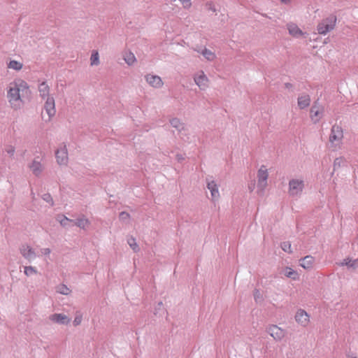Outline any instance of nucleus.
Here are the masks:
<instances>
[{
  "label": "nucleus",
  "instance_id": "c03bdc74",
  "mask_svg": "<svg viewBox=\"0 0 358 358\" xmlns=\"http://www.w3.org/2000/svg\"><path fill=\"white\" fill-rule=\"evenodd\" d=\"M207 6H208L209 10H210L213 12H215L216 9H215V6L212 4V3H207Z\"/></svg>",
  "mask_w": 358,
  "mask_h": 358
},
{
  "label": "nucleus",
  "instance_id": "c9c22d12",
  "mask_svg": "<svg viewBox=\"0 0 358 358\" xmlns=\"http://www.w3.org/2000/svg\"><path fill=\"white\" fill-rule=\"evenodd\" d=\"M73 222V220H71L66 216H64L63 218L59 220L60 224L64 227L68 225V222Z\"/></svg>",
  "mask_w": 358,
  "mask_h": 358
},
{
  "label": "nucleus",
  "instance_id": "cd10ccee",
  "mask_svg": "<svg viewBox=\"0 0 358 358\" xmlns=\"http://www.w3.org/2000/svg\"><path fill=\"white\" fill-rule=\"evenodd\" d=\"M124 61L129 66H131L136 61V57L132 52H129V54H127L124 57Z\"/></svg>",
  "mask_w": 358,
  "mask_h": 358
},
{
  "label": "nucleus",
  "instance_id": "ea45409f",
  "mask_svg": "<svg viewBox=\"0 0 358 358\" xmlns=\"http://www.w3.org/2000/svg\"><path fill=\"white\" fill-rule=\"evenodd\" d=\"M6 150L8 155H10V156H13L15 152V148L12 145H10L6 148Z\"/></svg>",
  "mask_w": 358,
  "mask_h": 358
},
{
  "label": "nucleus",
  "instance_id": "c85d7f7f",
  "mask_svg": "<svg viewBox=\"0 0 358 358\" xmlns=\"http://www.w3.org/2000/svg\"><path fill=\"white\" fill-rule=\"evenodd\" d=\"M127 243L129 245V246L131 247V248L135 252H138L139 250V248H138V244L136 243V240L135 238H130L128 239L127 241Z\"/></svg>",
  "mask_w": 358,
  "mask_h": 358
},
{
  "label": "nucleus",
  "instance_id": "2eb2a0df",
  "mask_svg": "<svg viewBox=\"0 0 358 358\" xmlns=\"http://www.w3.org/2000/svg\"><path fill=\"white\" fill-rule=\"evenodd\" d=\"M300 266L305 269H310L313 267L315 258L311 255H307L300 260Z\"/></svg>",
  "mask_w": 358,
  "mask_h": 358
},
{
  "label": "nucleus",
  "instance_id": "a211bd4d",
  "mask_svg": "<svg viewBox=\"0 0 358 358\" xmlns=\"http://www.w3.org/2000/svg\"><path fill=\"white\" fill-rule=\"evenodd\" d=\"M196 84L201 90H204L207 87L208 78L203 73L194 78Z\"/></svg>",
  "mask_w": 358,
  "mask_h": 358
},
{
  "label": "nucleus",
  "instance_id": "f257e3e1",
  "mask_svg": "<svg viewBox=\"0 0 358 358\" xmlns=\"http://www.w3.org/2000/svg\"><path fill=\"white\" fill-rule=\"evenodd\" d=\"M336 16L334 15H331L323 19L317 26L318 34L325 35L333 30L336 26Z\"/></svg>",
  "mask_w": 358,
  "mask_h": 358
},
{
  "label": "nucleus",
  "instance_id": "aec40b11",
  "mask_svg": "<svg viewBox=\"0 0 358 358\" xmlns=\"http://www.w3.org/2000/svg\"><path fill=\"white\" fill-rule=\"evenodd\" d=\"M287 28L289 30V33L294 37H299L303 35L302 31L299 28V27L296 24L294 23L288 24Z\"/></svg>",
  "mask_w": 358,
  "mask_h": 358
},
{
  "label": "nucleus",
  "instance_id": "a18cd8bd",
  "mask_svg": "<svg viewBox=\"0 0 358 358\" xmlns=\"http://www.w3.org/2000/svg\"><path fill=\"white\" fill-rule=\"evenodd\" d=\"M285 87L287 89H291V88H292L293 85L292 83H285Z\"/></svg>",
  "mask_w": 358,
  "mask_h": 358
},
{
  "label": "nucleus",
  "instance_id": "f8f14e48",
  "mask_svg": "<svg viewBox=\"0 0 358 358\" xmlns=\"http://www.w3.org/2000/svg\"><path fill=\"white\" fill-rule=\"evenodd\" d=\"M317 104L318 101H315L310 110V118L314 122V123L318 122L321 119V113L320 111V108Z\"/></svg>",
  "mask_w": 358,
  "mask_h": 358
},
{
  "label": "nucleus",
  "instance_id": "3c124183",
  "mask_svg": "<svg viewBox=\"0 0 358 358\" xmlns=\"http://www.w3.org/2000/svg\"><path fill=\"white\" fill-rule=\"evenodd\" d=\"M31 196H32V199H34L35 194H34V193L33 192H31Z\"/></svg>",
  "mask_w": 358,
  "mask_h": 358
},
{
  "label": "nucleus",
  "instance_id": "4468645a",
  "mask_svg": "<svg viewBox=\"0 0 358 358\" xmlns=\"http://www.w3.org/2000/svg\"><path fill=\"white\" fill-rule=\"evenodd\" d=\"M7 96L9 99V102L19 100L20 99V87H17V86L10 87L8 91Z\"/></svg>",
  "mask_w": 358,
  "mask_h": 358
},
{
  "label": "nucleus",
  "instance_id": "a878e982",
  "mask_svg": "<svg viewBox=\"0 0 358 358\" xmlns=\"http://www.w3.org/2000/svg\"><path fill=\"white\" fill-rule=\"evenodd\" d=\"M91 65H98L99 64V56L97 51L94 50L90 57Z\"/></svg>",
  "mask_w": 358,
  "mask_h": 358
},
{
  "label": "nucleus",
  "instance_id": "9b49d317",
  "mask_svg": "<svg viewBox=\"0 0 358 358\" xmlns=\"http://www.w3.org/2000/svg\"><path fill=\"white\" fill-rule=\"evenodd\" d=\"M145 80L149 83V85L155 88H159L162 87L164 84L162 78L159 76L155 75L148 74L145 76Z\"/></svg>",
  "mask_w": 358,
  "mask_h": 358
},
{
  "label": "nucleus",
  "instance_id": "49530a36",
  "mask_svg": "<svg viewBox=\"0 0 358 358\" xmlns=\"http://www.w3.org/2000/svg\"><path fill=\"white\" fill-rule=\"evenodd\" d=\"M348 357L349 358H357V356L355 354L348 355Z\"/></svg>",
  "mask_w": 358,
  "mask_h": 358
},
{
  "label": "nucleus",
  "instance_id": "39448f33",
  "mask_svg": "<svg viewBox=\"0 0 358 358\" xmlns=\"http://www.w3.org/2000/svg\"><path fill=\"white\" fill-rule=\"evenodd\" d=\"M20 253L29 262H32L36 258V254L34 250L28 244H22L19 248Z\"/></svg>",
  "mask_w": 358,
  "mask_h": 358
},
{
  "label": "nucleus",
  "instance_id": "09e8293b",
  "mask_svg": "<svg viewBox=\"0 0 358 358\" xmlns=\"http://www.w3.org/2000/svg\"><path fill=\"white\" fill-rule=\"evenodd\" d=\"M254 186H255V183H253V184H252L251 185L249 186V189H250V191L253 190Z\"/></svg>",
  "mask_w": 358,
  "mask_h": 358
},
{
  "label": "nucleus",
  "instance_id": "e433bc0d",
  "mask_svg": "<svg viewBox=\"0 0 358 358\" xmlns=\"http://www.w3.org/2000/svg\"><path fill=\"white\" fill-rule=\"evenodd\" d=\"M130 215L128 213L122 211L119 215V218L122 221H125L129 218Z\"/></svg>",
  "mask_w": 358,
  "mask_h": 358
},
{
  "label": "nucleus",
  "instance_id": "7ed1b4c3",
  "mask_svg": "<svg viewBox=\"0 0 358 358\" xmlns=\"http://www.w3.org/2000/svg\"><path fill=\"white\" fill-rule=\"evenodd\" d=\"M268 177V173L266 166H261L257 171V189L259 192H264L267 186Z\"/></svg>",
  "mask_w": 358,
  "mask_h": 358
},
{
  "label": "nucleus",
  "instance_id": "58836bf2",
  "mask_svg": "<svg viewBox=\"0 0 358 358\" xmlns=\"http://www.w3.org/2000/svg\"><path fill=\"white\" fill-rule=\"evenodd\" d=\"M69 158H57V163L59 165H66Z\"/></svg>",
  "mask_w": 358,
  "mask_h": 358
},
{
  "label": "nucleus",
  "instance_id": "ddd939ff",
  "mask_svg": "<svg viewBox=\"0 0 358 358\" xmlns=\"http://www.w3.org/2000/svg\"><path fill=\"white\" fill-rule=\"evenodd\" d=\"M310 97L308 94H303L298 97L297 104L300 109L303 110L310 106Z\"/></svg>",
  "mask_w": 358,
  "mask_h": 358
},
{
  "label": "nucleus",
  "instance_id": "79ce46f5",
  "mask_svg": "<svg viewBox=\"0 0 358 358\" xmlns=\"http://www.w3.org/2000/svg\"><path fill=\"white\" fill-rule=\"evenodd\" d=\"M41 252L43 255H49L51 252V250L50 248H43L41 250Z\"/></svg>",
  "mask_w": 358,
  "mask_h": 358
},
{
  "label": "nucleus",
  "instance_id": "20e7f679",
  "mask_svg": "<svg viewBox=\"0 0 358 358\" xmlns=\"http://www.w3.org/2000/svg\"><path fill=\"white\" fill-rule=\"evenodd\" d=\"M343 138V131L341 126L334 124L331 129L329 141L331 144L338 145Z\"/></svg>",
  "mask_w": 358,
  "mask_h": 358
},
{
  "label": "nucleus",
  "instance_id": "864d4df0",
  "mask_svg": "<svg viewBox=\"0 0 358 358\" xmlns=\"http://www.w3.org/2000/svg\"><path fill=\"white\" fill-rule=\"evenodd\" d=\"M185 159V158H183V157H181V158H178V159H179V162H180V160H181V159Z\"/></svg>",
  "mask_w": 358,
  "mask_h": 358
},
{
  "label": "nucleus",
  "instance_id": "de8ad7c7",
  "mask_svg": "<svg viewBox=\"0 0 358 358\" xmlns=\"http://www.w3.org/2000/svg\"><path fill=\"white\" fill-rule=\"evenodd\" d=\"M280 1L284 3H290L291 1L290 0H280Z\"/></svg>",
  "mask_w": 358,
  "mask_h": 358
},
{
  "label": "nucleus",
  "instance_id": "412c9836",
  "mask_svg": "<svg viewBox=\"0 0 358 358\" xmlns=\"http://www.w3.org/2000/svg\"><path fill=\"white\" fill-rule=\"evenodd\" d=\"M29 168L33 172V173L36 176H39L41 173L43 169L41 162H36L35 160H34L32 163L29 165Z\"/></svg>",
  "mask_w": 358,
  "mask_h": 358
},
{
  "label": "nucleus",
  "instance_id": "7c9ffc66",
  "mask_svg": "<svg viewBox=\"0 0 358 358\" xmlns=\"http://www.w3.org/2000/svg\"><path fill=\"white\" fill-rule=\"evenodd\" d=\"M24 273L27 276L31 275L32 274H36L37 273L36 269L31 266H24Z\"/></svg>",
  "mask_w": 358,
  "mask_h": 358
},
{
  "label": "nucleus",
  "instance_id": "72a5a7b5",
  "mask_svg": "<svg viewBox=\"0 0 358 358\" xmlns=\"http://www.w3.org/2000/svg\"><path fill=\"white\" fill-rule=\"evenodd\" d=\"M15 86H17V87H20V91L21 90H24V89H28L29 88V86H28V84L27 83V82H25L24 80H20L19 81V83H15Z\"/></svg>",
  "mask_w": 358,
  "mask_h": 358
},
{
  "label": "nucleus",
  "instance_id": "6ab92c4d",
  "mask_svg": "<svg viewBox=\"0 0 358 358\" xmlns=\"http://www.w3.org/2000/svg\"><path fill=\"white\" fill-rule=\"evenodd\" d=\"M73 222L76 226L83 229H85L90 224V220L87 218H86L84 215L78 218L76 220H73Z\"/></svg>",
  "mask_w": 358,
  "mask_h": 358
},
{
  "label": "nucleus",
  "instance_id": "393cba45",
  "mask_svg": "<svg viewBox=\"0 0 358 358\" xmlns=\"http://www.w3.org/2000/svg\"><path fill=\"white\" fill-rule=\"evenodd\" d=\"M342 266H347L348 267L350 268H357L358 266V259H346L343 260V262L341 263Z\"/></svg>",
  "mask_w": 358,
  "mask_h": 358
},
{
  "label": "nucleus",
  "instance_id": "473e14b6",
  "mask_svg": "<svg viewBox=\"0 0 358 358\" xmlns=\"http://www.w3.org/2000/svg\"><path fill=\"white\" fill-rule=\"evenodd\" d=\"M42 199L43 201L49 203L51 206H54V201L52 198V196L49 193H45L42 195Z\"/></svg>",
  "mask_w": 358,
  "mask_h": 358
},
{
  "label": "nucleus",
  "instance_id": "4c0bfd02",
  "mask_svg": "<svg viewBox=\"0 0 358 358\" xmlns=\"http://www.w3.org/2000/svg\"><path fill=\"white\" fill-rule=\"evenodd\" d=\"M82 322V316L81 315H77L73 320V325L78 326Z\"/></svg>",
  "mask_w": 358,
  "mask_h": 358
},
{
  "label": "nucleus",
  "instance_id": "0eeeda50",
  "mask_svg": "<svg viewBox=\"0 0 358 358\" xmlns=\"http://www.w3.org/2000/svg\"><path fill=\"white\" fill-rule=\"evenodd\" d=\"M44 108L48 115V120H50L56 113L55 99L52 96L46 98Z\"/></svg>",
  "mask_w": 358,
  "mask_h": 358
},
{
  "label": "nucleus",
  "instance_id": "4be33fe9",
  "mask_svg": "<svg viewBox=\"0 0 358 358\" xmlns=\"http://www.w3.org/2000/svg\"><path fill=\"white\" fill-rule=\"evenodd\" d=\"M201 54L208 60V61H213L216 55L214 52H213L211 50L207 49L206 48H204L203 50L201 51Z\"/></svg>",
  "mask_w": 358,
  "mask_h": 358
},
{
  "label": "nucleus",
  "instance_id": "603ef678",
  "mask_svg": "<svg viewBox=\"0 0 358 358\" xmlns=\"http://www.w3.org/2000/svg\"><path fill=\"white\" fill-rule=\"evenodd\" d=\"M176 157H182V156H181V155H180V154H176Z\"/></svg>",
  "mask_w": 358,
  "mask_h": 358
},
{
  "label": "nucleus",
  "instance_id": "dca6fc26",
  "mask_svg": "<svg viewBox=\"0 0 358 358\" xmlns=\"http://www.w3.org/2000/svg\"><path fill=\"white\" fill-rule=\"evenodd\" d=\"M170 124L173 127L177 129L178 134L185 133L186 129L185 127V125L182 122H180V120L178 118L174 117L171 119Z\"/></svg>",
  "mask_w": 358,
  "mask_h": 358
},
{
  "label": "nucleus",
  "instance_id": "5701e85b",
  "mask_svg": "<svg viewBox=\"0 0 358 358\" xmlns=\"http://www.w3.org/2000/svg\"><path fill=\"white\" fill-rule=\"evenodd\" d=\"M284 274L286 277L293 280H296L299 278L298 273L289 267H286Z\"/></svg>",
  "mask_w": 358,
  "mask_h": 358
},
{
  "label": "nucleus",
  "instance_id": "f704fd0d",
  "mask_svg": "<svg viewBox=\"0 0 358 358\" xmlns=\"http://www.w3.org/2000/svg\"><path fill=\"white\" fill-rule=\"evenodd\" d=\"M59 153H62V155H68L67 148L65 145H64L62 147H61L59 149H57L55 151V157H59L58 155Z\"/></svg>",
  "mask_w": 358,
  "mask_h": 358
},
{
  "label": "nucleus",
  "instance_id": "f03ea898",
  "mask_svg": "<svg viewBox=\"0 0 358 358\" xmlns=\"http://www.w3.org/2000/svg\"><path fill=\"white\" fill-rule=\"evenodd\" d=\"M304 188V181L300 179H292L289 182L288 193L291 196H300Z\"/></svg>",
  "mask_w": 358,
  "mask_h": 358
},
{
  "label": "nucleus",
  "instance_id": "8fccbe9b",
  "mask_svg": "<svg viewBox=\"0 0 358 358\" xmlns=\"http://www.w3.org/2000/svg\"><path fill=\"white\" fill-rule=\"evenodd\" d=\"M341 159V158H338V157H336V160H335V162H334V166H336V164H337V161H338V159Z\"/></svg>",
  "mask_w": 358,
  "mask_h": 358
},
{
  "label": "nucleus",
  "instance_id": "2f4dec72",
  "mask_svg": "<svg viewBox=\"0 0 358 358\" xmlns=\"http://www.w3.org/2000/svg\"><path fill=\"white\" fill-rule=\"evenodd\" d=\"M254 299L256 303H261L263 301V296L262 294L260 293L259 290L258 289H255L254 290Z\"/></svg>",
  "mask_w": 358,
  "mask_h": 358
},
{
  "label": "nucleus",
  "instance_id": "b1692460",
  "mask_svg": "<svg viewBox=\"0 0 358 358\" xmlns=\"http://www.w3.org/2000/svg\"><path fill=\"white\" fill-rule=\"evenodd\" d=\"M23 64L16 60H10L8 64V68L14 69L15 71H20L22 69Z\"/></svg>",
  "mask_w": 358,
  "mask_h": 358
},
{
  "label": "nucleus",
  "instance_id": "6e6552de",
  "mask_svg": "<svg viewBox=\"0 0 358 358\" xmlns=\"http://www.w3.org/2000/svg\"><path fill=\"white\" fill-rule=\"evenodd\" d=\"M49 320L58 324H68L71 322V318L62 313H54L49 316Z\"/></svg>",
  "mask_w": 358,
  "mask_h": 358
},
{
  "label": "nucleus",
  "instance_id": "bb28decb",
  "mask_svg": "<svg viewBox=\"0 0 358 358\" xmlns=\"http://www.w3.org/2000/svg\"><path fill=\"white\" fill-rule=\"evenodd\" d=\"M57 292L64 295H68L70 294L71 290L66 285L62 284L57 287Z\"/></svg>",
  "mask_w": 358,
  "mask_h": 358
},
{
  "label": "nucleus",
  "instance_id": "9d476101",
  "mask_svg": "<svg viewBox=\"0 0 358 358\" xmlns=\"http://www.w3.org/2000/svg\"><path fill=\"white\" fill-rule=\"evenodd\" d=\"M207 188L210 190L212 199L216 200L219 198L220 194L218 191V187L216 182L209 178H206Z\"/></svg>",
  "mask_w": 358,
  "mask_h": 358
},
{
  "label": "nucleus",
  "instance_id": "37998d69",
  "mask_svg": "<svg viewBox=\"0 0 358 358\" xmlns=\"http://www.w3.org/2000/svg\"><path fill=\"white\" fill-rule=\"evenodd\" d=\"M163 306V303L162 301L159 302L158 304H157V307L155 308V314L157 315L159 312V310L161 309V308H162Z\"/></svg>",
  "mask_w": 358,
  "mask_h": 358
},
{
  "label": "nucleus",
  "instance_id": "c756f323",
  "mask_svg": "<svg viewBox=\"0 0 358 358\" xmlns=\"http://www.w3.org/2000/svg\"><path fill=\"white\" fill-rule=\"evenodd\" d=\"M281 248L283 251L285 252H287L289 254H291L292 252V250L291 249V243L289 241H285L281 243Z\"/></svg>",
  "mask_w": 358,
  "mask_h": 358
},
{
  "label": "nucleus",
  "instance_id": "a19ab883",
  "mask_svg": "<svg viewBox=\"0 0 358 358\" xmlns=\"http://www.w3.org/2000/svg\"><path fill=\"white\" fill-rule=\"evenodd\" d=\"M179 135H180V138L184 141H187L189 138L187 131H185V133L179 134Z\"/></svg>",
  "mask_w": 358,
  "mask_h": 358
},
{
  "label": "nucleus",
  "instance_id": "f3484780",
  "mask_svg": "<svg viewBox=\"0 0 358 358\" xmlns=\"http://www.w3.org/2000/svg\"><path fill=\"white\" fill-rule=\"evenodd\" d=\"M38 91L40 93V96L43 99H45L48 97H50V87L47 84L46 81H43L38 85Z\"/></svg>",
  "mask_w": 358,
  "mask_h": 358
},
{
  "label": "nucleus",
  "instance_id": "1a4fd4ad",
  "mask_svg": "<svg viewBox=\"0 0 358 358\" xmlns=\"http://www.w3.org/2000/svg\"><path fill=\"white\" fill-rule=\"evenodd\" d=\"M309 318V315L302 309H299L295 315L296 321L302 327L308 326L310 321Z\"/></svg>",
  "mask_w": 358,
  "mask_h": 358
},
{
  "label": "nucleus",
  "instance_id": "423d86ee",
  "mask_svg": "<svg viewBox=\"0 0 358 358\" xmlns=\"http://www.w3.org/2000/svg\"><path fill=\"white\" fill-rule=\"evenodd\" d=\"M266 331L274 340L281 341L285 336V331L277 325H271L266 329Z\"/></svg>",
  "mask_w": 358,
  "mask_h": 358
}]
</instances>
